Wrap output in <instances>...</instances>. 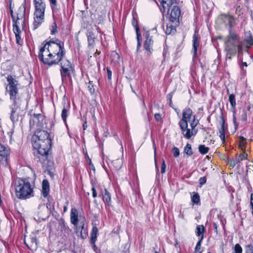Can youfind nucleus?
<instances>
[{"label": "nucleus", "mask_w": 253, "mask_h": 253, "mask_svg": "<svg viewBox=\"0 0 253 253\" xmlns=\"http://www.w3.org/2000/svg\"><path fill=\"white\" fill-rule=\"evenodd\" d=\"M30 239L31 242L30 245H29V244H28L26 242V240L25 239L24 240V243L26 245V246H27V247L30 250H31L32 248L33 247H35V248L37 247V238L36 237H32V238H30Z\"/></svg>", "instance_id": "obj_33"}, {"label": "nucleus", "mask_w": 253, "mask_h": 253, "mask_svg": "<svg viewBox=\"0 0 253 253\" xmlns=\"http://www.w3.org/2000/svg\"><path fill=\"white\" fill-rule=\"evenodd\" d=\"M24 29H22L21 26H12V30L15 34L16 38V43L18 45H22L23 44V40L21 37L22 31Z\"/></svg>", "instance_id": "obj_21"}, {"label": "nucleus", "mask_w": 253, "mask_h": 253, "mask_svg": "<svg viewBox=\"0 0 253 253\" xmlns=\"http://www.w3.org/2000/svg\"><path fill=\"white\" fill-rule=\"evenodd\" d=\"M92 187H91V191L92 192V197L94 198H95L97 197V193L96 191V189L94 185V184L91 182Z\"/></svg>", "instance_id": "obj_52"}, {"label": "nucleus", "mask_w": 253, "mask_h": 253, "mask_svg": "<svg viewBox=\"0 0 253 253\" xmlns=\"http://www.w3.org/2000/svg\"><path fill=\"white\" fill-rule=\"evenodd\" d=\"M205 231L206 229L203 225H198L196 226V234L197 236L201 237L203 236L204 237Z\"/></svg>", "instance_id": "obj_31"}, {"label": "nucleus", "mask_w": 253, "mask_h": 253, "mask_svg": "<svg viewBox=\"0 0 253 253\" xmlns=\"http://www.w3.org/2000/svg\"><path fill=\"white\" fill-rule=\"evenodd\" d=\"M154 118L156 121L159 122L162 120L161 115L160 113H156Z\"/></svg>", "instance_id": "obj_60"}, {"label": "nucleus", "mask_w": 253, "mask_h": 253, "mask_svg": "<svg viewBox=\"0 0 253 253\" xmlns=\"http://www.w3.org/2000/svg\"><path fill=\"white\" fill-rule=\"evenodd\" d=\"M111 57L112 58V60L115 62H119L120 61V56L116 51H113L111 54Z\"/></svg>", "instance_id": "obj_43"}, {"label": "nucleus", "mask_w": 253, "mask_h": 253, "mask_svg": "<svg viewBox=\"0 0 253 253\" xmlns=\"http://www.w3.org/2000/svg\"><path fill=\"white\" fill-rule=\"evenodd\" d=\"M183 1L179 2V4L173 5L170 8L169 11H167L169 15V20L174 24L175 26L179 24V19L181 15V7L182 6Z\"/></svg>", "instance_id": "obj_8"}, {"label": "nucleus", "mask_w": 253, "mask_h": 253, "mask_svg": "<svg viewBox=\"0 0 253 253\" xmlns=\"http://www.w3.org/2000/svg\"><path fill=\"white\" fill-rule=\"evenodd\" d=\"M6 79L7 84L5 86V91L8 93L10 99L13 101V107L11 108L10 120L15 123L18 122L19 119L20 109L18 105L17 100L19 94L18 86L20 84L18 81L10 74L8 75Z\"/></svg>", "instance_id": "obj_3"}, {"label": "nucleus", "mask_w": 253, "mask_h": 253, "mask_svg": "<svg viewBox=\"0 0 253 253\" xmlns=\"http://www.w3.org/2000/svg\"><path fill=\"white\" fill-rule=\"evenodd\" d=\"M180 2V0H161V7L160 8V11L164 14L166 11H169L173 4H179Z\"/></svg>", "instance_id": "obj_14"}, {"label": "nucleus", "mask_w": 253, "mask_h": 253, "mask_svg": "<svg viewBox=\"0 0 253 253\" xmlns=\"http://www.w3.org/2000/svg\"><path fill=\"white\" fill-rule=\"evenodd\" d=\"M204 237L203 236L199 239L195 248L194 253H202L201 243Z\"/></svg>", "instance_id": "obj_37"}, {"label": "nucleus", "mask_w": 253, "mask_h": 253, "mask_svg": "<svg viewBox=\"0 0 253 253\" xmlns=\"http://www.w3.org/2000/svg\"><path fill=\"white\" fill-rule=\"evenodd\" d=\"M107 77L109 81H111L112 80V71L109 67L106 68Z\"/></svg>", "instance_id": "obj_56"}, {"label": "nucleus", "mask_w": 253, "mask_h": 253, "mask_svg": "<svg viewBox=\"0 0 253 253\" xmlns=\"http://www.w3.org/2000/svg\"><path fill=\"white\" fill-rule=\"evenodd\" d=\"M176 32V29L175 26H173L172 24H167L166 29L165 30V33L166 35H174Z\"/></svg>", "instance_id": "obj_30"}, {"label": "nucleus", "mask_w": 253, "mask_h": 253, "mask_svg": "<svg viewBox=\"0 0 253 253\" xmlns=\"http://www.w3.org/2000/svg\"><path fill=\"white\" fill-rule=\"evenodd\" d=\"M136 34V38H137V41L138 42H142V37L141 35L140 32V30L139 31H135Z\"/></svg>", "instance_id": "obj_59"}, {"label": "nucleus", "mask_w": 253, "mask_h": 253, "mask_svg": "<svg viewBox=\"0 0 253 253\" xmlns=\"http://www.w3.org/2000/svg\"><path fill=\"white\" fill-rule=\"evenodd\" d=\"M70 221L74 225H77L80 221L79 219V212L75 208H72L71 210Z\"/></svg>", "instance_id": "obj_22"}, {"label": "nucleus", "mask_w": 253, "mask_h": 253, "mask_svg": "<svg viewBox=\"0 0 253 253\" xmlns=\"http://www.w3.org/2000/svg\"><path fill=\"white\" fill-rule=\"evenodd\" d=\"M199 151L202 155L207 154L210 150L208 147H206L205 145H200L198 147Z\"/></svg>", "instance_id": "obj_38"}, {"label": "nucleus", "mask_w": 253, "mask_h": 253, "mask_svg": "<svg viewBox=\"0 0 253 253\" xmlns=\"http://www.w3.org/2000/svg\"><path fill=\"white\" fill-rule=\"evenodd\" d=\"M240 36L234 30H228V34L224 39V51L226 52V58L231 59L235 56L237 51L242 50L240 43Z\"/></svg>", "instance_id": "obj_4"}, {"label": "nucleus", "mask_w": 253, "mask_h": 253, "mask_svg": "<svg viewBox=\"0 0 253 253\" xmlns=\"http://www.w3.org/2000/svg\"><path fill=\"white\" fill-rule=\"evenodd\" d=\"M229 101L231 106V108L233 109V121L234 125L235 126V127L236 129L239 126V123L237 122V118L236 116V98L235 95L233 93L230 94L229 95Z\"/></svg>", "instance_id": "obj_19"}, {"label": "nucleus", "mask_w": 253, "mask_h": 253, "mask_svg": "<svg viewBox=\"0 0 253 253\" xmlns=\"http://www.w3.org/2000/svg\"><path fill=\"white\" fill-rule=\"evenodd\" d=\"M248 154L246 151H243L240 154H237L236 155V158L239 163H241V161L248 159Z\"/></svg>", "instance_id": "obj_34"}, {"label": "nucleus", "mask_w": 253, "mask_h": 253, "mask_svg": "<svg viewBox=\"0 0 253 253\" xmlns=\"http://www.w3.org/2000/svg\"><path fill=\"white\" fill-rule=\"evenodd\" d=\"M166 167L167 166L165 163V161L164 159H163L161 169V172L162 173H164L166 172Z\"/></svg>", "instance_id": "obj_53"}, {"label": "nucleus", "mask_w": 253, "mask_h": 253, "mask_svg": "<svg viewBox=\"0 0 253 253\" xmlns=\"http://www.w3.org/2000/svg\"><path fill=\"white\" fill-rule=\"evenodd\" d=\"M235 14L237 15L238 17L243 14L242 12V8L240 5H238L236 7L235 10Z\"/></svg>", "instance_id": "obj_50"}, {"label": "nucleus", "mask_w": 253, "mask_h": 253, "mask_svg": "<svg viewBox=\"0 0 253 253\" xmlns=\"http://www.w3.org/2000/svg\"><path fill=\"white\" fill-rule=\"evenodd\" d=\"M234 253H242L243 249L239 244H236L234 248Z\"/></svg>", "instance_id": "obj_47"}, {"label": "nucleus", "mask_w": 253, "mask_h": 253, "mask_svg": "<svg viewBox=\"0 0 253 253\" xmlns=\"http://www.w3.org/2000/svg\"><path fill=\"white\" fill-rule=\"evenodd\" d=\"M131 24L134 27L135 31H139V30H140L138 26L137 19L134 16H133L131 20Z\"/></svg>", "instance_id": "obj_42"}, {"label": "nucleus", "mask_w": 253, "mask_h": 253, "mask_svg": "<svg viewBox=\"0 0 253 253\" xmlns=\"http://www.w3.org/2000/svg\"><path fill=\"white\" fill-rule=\"evenodd\" d=\"M70 108V105L69 104H67L65 102L63 103V109L61 112V118L65 124H67V119L69 116Z\"/></svg>", "instance_id": "obj_23"}, {"label": "nucleus", "mask_w": 253, "mask_h": 253, "mask_svg": "<svg viewBox=\"0 0 253 253\" xmlns=\"http://www.w3.org/2000/svg\"><path fill=\"white\" fill-rule=\"evenodd\" d=\"M174 92H175V90H173L172 91L170 92L168 94H167L166 97H167V100L168 101H172V98L173 95L174 93Z\"/></svg>", "instance_id": "obj_58"}, {"label": "nucleus", "mask_w": 253, "mask_h": 253, "mask_svg": "<svg viewBox=\"0 0 253 253\" xmlns=\"http://www.w3.org/2000/svg\"><path fill=\"white\" fill-rule=\"evenodd\" d=\"M46 207L51 212H52L55 211L54 208V202L51 203L48 201V203L46 204Z\"/></svg>", "instance_id": "obj_46"}, {"label": "nucleus", "mask_w": 253, "mask_h": 253, "mask_svg": "<svg viewBox=\"0 0 253 253\" xmlns=\"http://www.w3.org/2000/svg\"><path fill=\"white\" fill-rule=\"evenodd\" d=\"M86 219L84 216L80 217V221L76 227L75 232L78 237H80L81 239L84 240L88 236V231L87 228L85 227Z\"/></svg>", "instance_id": "obj_11"}, {"label": "nucleus", "mask_w": 253, "mask_h": 253, "mask_svg": "<svg viewBox=\"0 0 253 253\" xmlns=\"http://www.w3.org/2000/svg\"><path fill=\"white\" fill-rule=\"evenodd\" d=\"M50 190L49 184L47 180L44 179L42 182V193L44 198H46L49 195Z\"/></svg>", "instance_id": "obj_24"}, {"label": "nucleus", "mask_w": 253, "mask_h": 253, "mask_svg": "<svg viewBox=\"0 0 253 253\" xmlns=\"http://www.w3.org/2000/svg\"><path fill=\"white\" fill-rule=\"evenodd\" d=\"M199 181L200 186V187L202 186L207 182L206 176H203V177H200L199 180Z\"/></svg>", "instance_id": "obj_54"}, {"label": "nucleus", "mask_w": 253, "mask_h": 253, "mask_svg": "<svg viewBox=\"0 0 253 253\" xmlns=\"http://www.w3.org/2000/svg\"><path fill=\"white\" fill-rule=\"evenodd\" d=\"M94 86L93 81H89L88 83L87 88L91 95H92L95 93Z\"/></svg>", "instance_id": "obj_40"}, {"label": "nucleus", "mask_w": 253, "mask_h": 253, "mask_svg": "<svg viewBox=\"0 0 253 253\" xmlns=\"http://www.w3.org/2000/svg\"><path fill=\"white\" fill-rule=\"evenodd\" d=\"M193 195L191 196V199L192 202V204L193 206L197 205L200 206L201 205V200L200 196L198 192H193Z\"/></svg>", "instance_id": "obj_27"}, {"label": "nucleus", "mask_w": 253, "mask_h": 253, "mask_svg": "<svg viewBox=\"0 0 253 253\" xmlns=\"http://www.w3.org/2000/svg\"><path fill=\"white\" fill-rule=\"evenodd\" d=\"M181 131L183 136L186 139H190L193 135H195L197 133V130H193L192 129L188 128V123L178 124Z\"/></svg>", "instance_id": "obj_15"}, {"label": "nucleus", "mask_w": 253, "mask_h": 253, "mask_svg": "<svg viewBox=\"0 0 253 253\" xmlns=\"http://www.w3.org/2000/svg\"><path fill=\"white\" fill-rule=\"evenodd\" d=\"M33 4L34 11L32 27L33 30H35L44 21L46 5L44 0H33Z\"/></svg>", "instance_id": "obj_5"}, {"label": "nucleus", "mask_w": 253, "mask_h": 253, "mask_svg": "<svg viewBox=\"0 0 253 253\" xmlns=\"http://www.w3.org/2000/svg\"><path fill=\"white\" fill-rule=\"evenodd\" d=\"M66 53L64 42L58 39L46 42L38 52L39 59L43 64L49 67L59 65L62 82L71 81L72 74L75 72L73 63L64 58Z\"/></svg>", "instance_id": "obj_1"}, {"label": "nucleus", "mask_w": 253, "mask_h": 253, "mask_svg": "<svg viewBox=\"0 0 253 253\" xmlns=\"http://www.w3.org/2000/svg\"><path fill=\"white\" fill-rule=\"evenodd\" d=\"M15 195L21 199H27L34 196L33 188L26 179L19 178L15 183Z\"/></svg>", "instance_id": "obj_7"}, {"label": "nucleus", "mask_w": 253, "mask_h": 253, "mask_svg": "<svg viewBox=\"0 0 253 253\" xmlns=\"http://www.w3.org/2000/svg\"><path fill=\"white\" fill-rule=\"evenodd\" d=\"M57 26L55 20H54L53 24L51 26L50 34L51 35H54L57 33Z\"/></svg>", "instance_id": "obj_41"}, {"label": "nucleus", "mask_w": 253, "mask_h": 253, "mask_svg": "<svg viewBox=\"0 0 253 253\" xmlns=\"http://www.w3.org/2000/svg\"><path fill=\"white\" fill-rule=\"evenodd\" d=\"M198 124V121H196V117H195V116H194L193 120L190 124V126L191 129L193 130H196L195 129V128L197 126Z\"/></svg>", "instance_id": "obj_45"}, {"label": "nucleus", "mask_w": 253, "mask_h": 253, "mask_svg": "<svg viewBox=\"0 0 253 253\" xmlns=\"http://www.w3.org/2000/svg\"><path fill=\"white\" fill-rule=\"evenodd\" d=\"M45 117L42 114H33L31 115V118L29 120V125L31 128L37 127H43L44 125L43 123L45 122Z\"/></svg>", "instance_id": "obj_12"}, {"label": "nucleus", "mask_w": 253, "mask_h": 253, "mask_svg": "<svg viewBox=\"0 0 253 253\" xmlns=\"http://www.w3.org/2000/svg\"><path fill=\"white\" fill-rule=\"evenodd\" d=\"M33 153L35 159L43 165L47 164L52 141L50 134L45 130H40L32 138Z\"/></svg>", "instance_id": "obj_2"}, {"label": "nucleus", "mask_w": 253, "mask_h": 253, "mask_svg": "<svg viewBox=\"0 0 253 253\" xmlns=\"http://www.w3.org/2000/svg\"><path fill=\"white\" fill-rule=\"evenodd\" d=\"M193 111L189 107H185L182 111V118L178 122V124H187L193 116Z\"/></svg>", "instance_id": "obj_17"}, {"label": "nucleus", "mask_w": 253, "mask_h": 253, "mask_svg": "<svg viewBox=\"0 0 253 253\" xmlns=\"http://www.w3.org/2000/svg\"><path fill=\"white\" fill-rule=\"evenodd\" d=\"M112 164L113 166L115 168L116 170H118L122 167V162L119 159L113 161Z\"/></svg>", "instance_id": "obj_39"}, {"label": "nucleus", "mask_w": 253, "mask_h": 253, "mask_svg": "<svg viewBox=\"0 0 253 253\" xmlns=\"http://www.w3.org/2000/svg\"><path fill=\"white\" fill-rule=\"evenodd\" d=\"M26 0L14 11L12 7L11 1L9 2V8L12 21V26H21L22 29L26 28Z\"/></svg>", "instance_id": "obj_6"}, {"label": "nucleus", "mask_w": 253, "mask_h": 253, "mask_svg": "<svg viewBox=\"0 0 253 253\" xmlns=\"http://www.w3.org/2000/svg\"><path fill=\"white\" fill-rule=\"evenodd\" d=\"M90 244L92 246V248L93 251L96 253H99L100 252V250L96 246L95 243H92V242H90Z\"/></svg>", "instance_id": "obj_57"}, {"label": "nucleus", "mask_w": 253, "mask_h": 253, "mask_svg": "<svg viewBox=\"0 0 253 253\" xmlns=\"http://www.w3.org/2000/svg\"><path fill=\"white\" fill-rule=\"evenodd\" d=\"M141 42H138L137 44V51H138L141 46Z\"/></svg>", "instance_id": "obj_63"}, {"label": "nucleus", "mask_w": 253, "mask_h": 253, "mask_svg": "<svg viewBox=\"0 0 253 253\" xmlns=\"http://www.w3.org/2000/svg\"><path fill=\"white\" fill-rule=\"evenodd\" d=\"M59 225L61 228V231L66 239H69L73 234L72 229L70 228L63 219H61L59 220Z\"/></svg>", "instance_id": "obj_20"}, {"label": "nucleus", "mask_w": 253, "mask_h": 253, "mask_svg": "<svg viewBox=\"0 0 253 253\" xmlns=\"http://www.w3.org/2000/svg\"><path fill=\"white\" fill-rule=\"evenodd\" d=\"M228 163L229 164V165H230V167H231L232 168H233L239 163H238V162H237V160L236 158H235V159H232L229 160L228 161Z\"/></svg>", "instance_id": "obj_48"}, {"label": "nucleus", "mask_w": 253, "mask_h": 253, "mask_svg": "<svg viewBox=\"0 0 253 253\" xmlns=\"http://www.w3.org/2000/svg\"><path fill=\"white\" fill-rule=\"evenodd\" d=\"M98 229L96 225L93 226L91 231L90 232V242L94 244L95 243L97 238Z\"/></svg>", "instance_id": "obj_28"}, {"label": "nucleus", "mask_w": 253, "mask_h": 253, "mask_svg": "<svg viewBox=\"0 0 253 253\" xmlns=\"http://www.w3.org/2000/svg\"><path fill=\"white\" fill-rule=\"evenodd\" d=\"M219 19L222 24L228 27V30H233V28L237 25L238 22V19L229 12L220 14Z\"/></svg>", "instance_id": "obj_9"}, {"label": "nucleus", "mask_w": 253, "mask_h": 253, "mask_svg": "<svg viewBox=\"0 0 253 253\" xmlns=\"http://www.w3.org/2000/svg\"><path fill=\"white\" fill-rule=\"evenodd\" d=\"M97 189L99 190L98 196L102 197V200L105 206L109 207H111V197L110 193L106 188L104 189V191L99 187H97Z\"/></svg>", "instance_id": "obj_18"}, {"label": "nucleus", "mask_w": 253, "mask_h": 253, "mask_svg": "<svg viewBox=\"0 0 253 253\" xmlns=\"http://www.w3.org/2000/svg\"><path fill=\"white\" fill-rule=\"evenodd\" d=\"M88 42V46H94L96 36L92 31H89L86 34Z\"/></svg>", "instance_id": "obj_26"}, {"label": "nucleus", "mask_w": 253, "mask_h": 253, "mask_svg": "<svg viewBox=\"0 0 253 253\" xmlns=\"http://www.w3.org/2000/svg\"><path fill=\"white\" fill-rule=\"evenodd\" d=\"M87 157L88 160L89 168L90 169L92 170L93 171H94L95 170V167L94 165L92 164L91 160L89 158V156L87 155Z\"/></svg>", "instance_id": "obj_55"}, {"label": "nucleus", "mask_w": 253, "mask_h": 253, "mask_svg": "<svg viewBox=\"0 0 253 253\" xmlns=\"http://www.w3.org/2000/svg\"><path fill=\"white\" fill-rule=\"evenodd\" d=\"M213 226L215 232L217 233V225L215 222L213 223Z\"/></svg>", "instance_id": "obj_61"}, {"label": "nucleus", "mask_w": 253, "mask_h": 253, "mask_svg": "<svg viewBox=\"0 0 253 253\" xmlns=\"http://www.w3.org/2000/svg\"><path fill=\"white\" fill-rule=\"evenodd\" d=\"M183 153L188 157L191 156L193 154L191 145L188 143L186 144L184 148Z\"/></svg>", "instance_id": "obj_32"}, {"label": "nucleus", "mask_w": 253, "mask_h": 253, "mask_svg": "<svg viewBox=\"0 0 253 253\" xmlns=\"http://www.w3.org/2000/svg\"><path fill=\"white\" fill-rule=\"evenodd\" d=\"M239 117L242 122H246L248 120L247 112L245 109H243L239 112Z\"/></svg>", "instance_id": "obj_35"}, {"label": "nucleus", "mask_w": 253, "mask_h": 253, "mask_svg": "<svg viewBox=\"0 0 253 253\" xmlns=\"http://www.w3.org/2000/svg\"><path fill=\"white\" fill-rule=\"evenodd\" d=\"M11 151L8 147L0 143V164L4 168L10 165Z\"/></svg>", "instance_id": "obj_10"}, {"label": "nucleus", "mask_w": 253, "mask_h": 253, "mask_svg": "<svg viewBox=\"0 0 253 253\" xmlns=\"http://www.w3.org/2000/svg\"><path fill=\"white\" fill-rule=\"evenodd\" d=\"M246 253H253V245L249 244L246 247Z\"/></svg>", "instance_id": "obj_51"}, {"label": "nucleus", "mask_w": 253, "mask_h": 253, "mask_svg": "<svg viewBox=\"0 0 253 253\" xmlns=\"http://www.w3.org/2000/svg\"><path fill=\"white\" fill-rule=\"evenodd\" d=\"M244 42L248 44L246 45V47L248 49L253 45V37L251 33H250L249 36L244 39Z\"/></svg>", "instance_id": "obj_36"}, {"label": "nucleus", "mask_w": 253, "mask_h": 253, "mask_svg": "<svg viewBox=\"0 0 253 253\" xmlns=\"http://www.w3.org/2000/svg\"><path fill=\"white\" fill-rule=\"evenodd\" d=\"M95 27H96V29L97 31V32L98 33H101V29L98 26H95Z\"/></svg>", "instance_id": "obj_64"}, {"label": "nucleus", "mask_w": 253, "mask_h": 253, "mask_svg": "<svg viewBox=\"0 0 253 253\" xmlns=\"http://www.w3.org/2000/svg\"><path fill=\"white\" fill-rule=\"evenodd\" d=\"M50 3L51 9L52 12H54L57 5V0H48Z\"/></svg>", "instance_id": "obj_44"}, {"label": "nucleus", "mask_w": 253, "mask_h": 253, "mask_svg": "<svg viewBox=\"0 0 253 253\" xmlns=\"http://www.w3.org/2000/svg\"><path fill=\"white\" fill-rule=\"evenodd\" d=\"M83 127L84 130H85L87 127L86 121H84L83 124Z\"/></svg>", "instance_id": "obj_62"}, {"label": "nucleus", "mask_w": 253, "mask_h": 253, "mask_svg": "<svg viewBox=\"0 0 253 253\" xmlns=\"http://www.w3.org/2000/svg\"><path fill=\"white\" fill-rule=\"evenodd\" d=\"M200 41H199V30L196 29L194 31V33L193 35L192 40V52L193 53V58L195 59L197 56V50L199 46Z\"/></svg>", "instance_id": "obj_16"}, {"label": "nucleus", "mask_w": 253, "mask_h": 253, "mask_svg": "<svg viewBox=\"0 0 253 253\" xmlns=\"http://www.w3.org/2000/svg\"><path fill=\"white\" fill-rule=\"evenodd\" d=\"M239 148L241 149L242 151H245L247 144L246 141L247 139L241 135L239 137Z\"/></svg>", "instance_id": "obj_29"}, {"label": "nucleus", "mask_w": 253, "mask_h": 253, "mask_svg": "<svg viewBox=\"0 0 253 253\" xmlns=\"http://www.w3.org/2000/svg\"><path fill=\"white\" fill-rule=\"evenodd\" d=\"M221 128L219 129V137L220 138L222 142L224 143L225 141V120L223 116L222 115L221 116Z\"/></svg>", "instance_id": "obj_25"}, {"label": "nucleus", "mask_w": 253, "mask_h": 253, "mask_svg": "<svg viewBox=\"0 0 253 253\" xmlns=\"http://www.w3.org/2000/svg\"><path fill=\"white\" fill-rule=\"evenodd\" d=\"M171 151L174 157L177 158L179 156L180 152L179 149L177 147L174 146L172 148Z\"/></svg>", "instance_id": "obj_49"}, {"label": "nucleus", "mask_w": 253, "mask_h": 253, "mask_svg": "<svg viewBox=\"0 0 253 253\" xmlns=\"http://www.w3.org/2000/svg\"><path fill=\"white\" fill-rule=\"evenodd\" d=\"M146 40L144 42L143 47L145 50V54L150 57L154 51L153 48V45L154 41L152 39V37L149 36L148 32H147L145 34Z\"/></svg>", "instance_id": "obj_13"}]
</instances>
